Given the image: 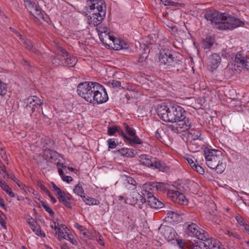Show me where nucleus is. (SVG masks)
<instances>
[{
	"instance_id": "obj_1",
	"label": "nucleus",
	"mask_w": 249,
	"mask_h": 249,
	"mask_svg": "<svg viewBox=\"0 0 249 249\" xmlns=\"http://www.w3.org/2000/svg\"><path fill=\"white\" fill-rule=\"evenodd\" d=\"M158 116L165 122L175 123L186 132L191 127V123L186 116L185 110L177 105L168 106L165 103L159 105L157 109Z\"/></svg>"
},
{
	"instance_id": "obj_2",
	"label": "nucleus",
	"mask_w": 249,
	"mask_h": 249,
	"mask_svg": "<svg viewBox=\"0 0 249 249\" xmlns=\"http://www.w3.org/2000/svg\"><path fill=\"white\" fill-rule=\"evenodd\" d=\"M204 17L207 20L210 21L216 28L221 30H232L244 24V22L238 18L214 10L207 11Z\"/></svg>"
},
{
	"instance_id": "obj_3",
	"label": "nucleus",
	"mask_w": 249,
	"mask_h": 249,
	"mask_svg": "<svg viewBox=\"0 0 249 249\" xmlns=\"http://www.w3.org/2000/svg\"><path fill=\"white\" fill-rule=\"evenodd\" d=\"M159 62L165 66L168 71H176L182 73L186 69L183 56L180 54H172L169 50L160 51L159 57Z\"/></svg>"
},
{
	"instance_id": "obj_4",
	"label": "nucleus",
	"mask_w": 249,
	"mask_h": 249,
	"mask_svg": "<svg viewBox=\"0 0 249 249\" xmlns=\"http://www.w3.org/2000/svg\"><path fill=\"white\" fill-rule=\"evenodd\" d=\"M88 5L90 9V13L93 15V22L98 26L104 19L106 14V5L104 0H89Z\"/></svg>"
},
{
	"instance_id": "obj_5",
	"label": "nucleus",
	"mask_w": 249,
	"mask_h": 249,
	"mask_svg": "<svg viewBox=\"0 0 249 249\" xmlns=\"http://www.w3.org/2000/svg\"><path fill=\"white\" fill-rule=\"evenodd\" d=\"M58 50L59 52L53 59V63L69 67H73L75 66L77 61L76 57L71 56L69 53L61 47H58Z\"/></svg>"
},
{
	"instance_id": "obj_6",
	"label": "nucleus",
	"mask_w": 249,
	"mask_h": 249,
	"mask_svg": "<svg viewBox=\"0 0 249 249\" xmlns=\"http://www.w3.org/2000/svg\"><path fill=\"white\" fill-rule=\"evenodd\" d=\"M97 83L93 82H84L80 83L77 86L78 94L87 102L91 103L94 90H93V87H96Z\"/></svg>"
},
{
	"instance_id": "obj_7",
	"label": "nucleus",
	"mask_w": 249,
	"mask_h": 249,
	"mask_svg": "<svg viewBox=\"0 0 249 249\" xmlns=\"http://www.w3.org/2000/svg\"><path fill=\"white\" fill-rule=\"evenodd\" d=\"M204 152L206 164L211 169H214L216 164L223 159L222 152L218 150L206 148Z\"/></svg>"
},
{
	"instance_id": "obj_8",
	"label": "nucleus",
	"mask_w": 249,
	"mask_h": 249,
	"mask_svg": "<svg viewBox=\"0 0 249 249\" xmlns=\"http://www.w3.org/2000/svg\"><path fill=\"white\" fill-rule=\"evenodd\" d=\"M93 87V90H94L91 103L100 104L106 103L108 100V97L105 88L99 83L96 84V87Z\"/></svg>"
},
{
	"instance_id": "obj_9",
	"label": "nucleus",
	"mask_w": 249,
	"mask_h": 249,
	"mask_svg": "<svg viewBox=\"0 0 249 249\" xmlns=\"http://www.w3.org/2000/svg\"><path fill=\"white\" fill-rule=\"evenodd\" d=\"M125 132L131 137H128L124 133V134H122V136L124 138L125 142H127L131 145L134 144H141L142 141L136 135L135 130L131 127L127 123H124L123 124Z\"/></svg>"
},
{
	"instance_id": "obj_10",
	"label": "nucleus",
	"mask_w": 249,
	"mask_h": 249,
	"mask_svg": "<svg viewBox=\"0 0 249 249\" xmlns=\"http://www.w3.org/2000/svg\"><path fill=\"white\" fill-rule=\"evenodd\" d=\"M185 232L188 236L195 237L199 240H203L206 236H208L207 232L194 223L187 225Z\"/></svg>"
},
{
	"instance_id": "obj_11",
	"label": "nucleus",
	"mask_w": 249,
	"mask_h": 249,
	"mask_svg": "<svg viewBox=\"0 0 249 249\" xmlns=\"http://www.w3.org/2000/svg\"><path fill=\"white\" fill-rule=\"evenodd\" d=\"M177 189L178 190L177 191H169V196L171 197L173 201L181 205H187L188 201L185 196L181 193V192L183 191V187L180 184L178 185Z\"/></svg>"
},
{
	"instance_id": "obj_12",
	"label": "nucleus",
	"mask_w": 249,
	"mask_h": 249,
	"mask_svg": "<svg viewBox=\"0 0 249 249\" xmlns=\"http://www.w3.org/2000/svg\"><path fill=\"white\" fill-rule=\"evenodd\" d=\"M24 2L27 10L35 18L38 19H44V16L41 12V9L37 6L35 2L31 0H27Z\"/></svg>"
},
{
	"instance_id": "obj_13",
	"label": "nucleus",
	"mask_w": 249,
	"mask_h": 249,
	"mask_svg": "<svg viewBox=\"0 0 249 249\" xmlns=\"http://www.w3.org/2000/svg\"><path fill=\"white\" fill-rule=\"evenodd\" d=\"M43 157L46 160H50L51 162L55 163L57 167L60 166L63 167V163H60V160L59 159L60 155L56 151L50 148H46L44 150Z\"/></svg>"
},
{
	"instance_id": "obj_14",
	"label": "nucleus",
	"mask_w": 249,
	"mask_h": 249,
	"mask_svg": "<svg viewBox=\"0 0 249 249\" xmlns=\"http://www.w3.org/2000/svg\"><path fill=\"white\" fill-rule=\"evenodd\" d=\"M43 105L42 101L36 96H31L28 98L27 109L31 108L32 112H34L36 109L37 111L39 112V109Z\"/></svg>"
},
{
	"instance_id": "obj_15",
	"label": "nucleus",
	"mask_w": 249,
	"mask_h": 249,
	"mask_svg": "<svg viewBox=\"0 0 249 249\" xmlns=\"http://www.w3.org/2000/svg\"><path fill=\"white\" fill-rule=\"evenodd\" d=\"M188 138L190 140L188 146L192 150L197 151L199 150V146H197L194 148V146L195 144V141L197 140H201L199 138L201 134L199 131L191 130L188 131Z\"/></svg>"
},
{
	"instance_id": "obj_16",
	"label": "nucleus",
	"mask_w": 249,
	"mask_h": 249,
	"mask_svg": "<svg viewBox=\"0 0 249 249\" xmlns=\"http://www.w3.org/2000/svg\"><path fill=\"white\" fill-rule=\"evenodd\" d=\"M208 236H206L205 239L203 240H199L194 241V243H192L194 249H210V238Z\"/></svg>"
},
{
	"instance_id": "obj_17",
	"label": "nucleus",
	"mask_w": 249,
	"mask_h": 249,
	"mask_svg": "<svg viewBox=\"0 0 249 249\" xmlns=\"http://www.w3.org/2000/svg\"><path fill=\"white\" fill-rule=\"evenodd\" d=\"M115 154H120L122 156L127 158H132L137 153L135 150L130 148H123L114 152Z\"/></svg>"
},
{
	"instance_id": "obj_18",
	"label": "nucleus",
	"mask_w": 249,
	"mask_h": 249,
	"mask_svg": "<svg viewBox=\"0 0 249 249\" xmlns=\"http://www.w3.org/2000/svg\"><path fill=\"white\" fill-rule=\"evenodd\" d=\"M147 199V202L151 208L159 209L162 208L164 206V204L162 202L159 201L154 196V195H151V196H148Z\"/></svg>"
},
{
	"instance_id": "obj_19",
	"label": "nucleus",
	"mask_w": 249,
	"mask_h": 249,
	"mask_svg": "<svg viewBox=\"0 0 249 249\" xmlns=\"http://www.w3.org/2000/svg\"><path fill=\"white\" fill-rule=\"evenodd\" d=\"M209 65L212 69H216L221 61L220 55L217 53H214L211 55L209 58Z\"/></svg>"
},
{
	"instance_id": "obj_20",
	"label": "nucleus",
	"mask_w": 249,
	"mask_h": 249,
	"mask_svg": "<svg viewBox=\"0 0 249 249\" xmlns=\"http://www.w3.org/2000/svg\"><path fill=\"white\" fill-rule=\"evenodd\" d=\"M97 32L99 36V38L103 44L107 45V41L109 37V34L107 32L105 29L97 28Z\"/></svg>"
},
{
	"instance_id": "obj_21",
	"label": "nucleus",
	"mask_w": 249,
	"mask_h": 249,
	"mask_svg": "<svg viewBox=\"0 0 249 249\" xmlns=\"http://www.w3.org/2000/svg\"><path fill=\"white\" fill-rule=\"evenodd\" d=\"M23 43L25 45V48L30 52L37 55H39L40 54V52L34 46L31 40L26 39L24 40Z\"/></svg>"
},
{
	"instance_id": "obj_22",
	"label": "nucleus",
	"mask_w": 249,
	"mask_h": 249,
	"mask_svg": "<svg viewBox=\"0 0 249 249\" xmlns=\"http://www.w3.org/2000/svg\"><path fill=\"white\" fill-rule=\"evenodd\" d=\"M116 133H117L119 136L124 134V132L121 127L116 125L110 126L107 127V134L109 136H113Z\"/></svg>"
},
{
	"instance_id": "obj_23",
	"label": "nucleus",
	"mask_w": 249,
	"mask_h": 249,
	"mask_svg": "<svg viewBox=\"0 0 249 249\" xmlns=\"http://www.w3.org/2000/svg\"><path fill=\"white\" fill-rule=\"evenodd\" d=\"M124 176L126 178V181L127 183V184L125 185V187L128 189L130 190L131 191L135 190L137 187V184L136 181L133 178L131 177H129L127 175H125Z\"/></svg>"
},
{
	"instance_id": "obj_24",
	"label": "nucleus",
	"mask_w": 249,
	"mask_h": 249,
	"mask_svg": "<svg viewBox=\"0 0 249 249\" xmlns=\"http://www.w3.org/2000/svg\"><path fill=\"white\" fill-rule=\"evenodd\" d=\"M154 193L153 190H152L150 185L145 183L142 185V194L144 197L147 198L148 196H151V195L153 196Z\"/></svg>"
},
{
	"instance_id": "obj_25",
	"label": "nucleus",
	"mask_w": 249,
	"mask_h": 249,
	"mask_svg": "<svg viewBox=\"0 0 249 249\" xmlns=\"http://www.w3.org/2000/svg\"><path fill=\"white\" fill-rule=\"evenodd\" d=\"M214 43V38L211 37H207L202 42V47L204 49L209 50L213 45Z\"/></svg>"
},
{
	"instance_id": "obj_26",
	"label": "nucleus",
	"mask_w": 249,
	"mask_h": 249,
	"mask_svg": "<svg viewBox=\"0 0 249 249\" xmlns=\"http://www.w3.org/2000/svg\"><path fill=\"white\" fill-rule=\"evenodd\" d=\"M0 186L10 197H14L15 196V195L12 192V189L4 181L0 182Z\"/></svg>"
},
{
	"instance_id": "obj_27",
	"label": "nucleus",
	"mask_w": 249,
	"mask_h": 249,
	"mask_svg": "<svg viewBox=\"0 0 249 249\" xmlns=\"http://www.w3.org/2000/svg\"><path fill=\"white\" fill-rule=\"evenodd\" d=\"M81 197L87 205H97L100 204V201L94 198L86 197L85 196H81Z\"/></svg>"
},
{
	"instance_id": "obj_28",
	"label": "nucleus",
	"mask_w": 249,
	"mask_h": 249,
	"mask_svg": "<svg viewBox=\"0 0 249 249\" xmlns=\"http://www.w3.org/2000/svg\"><path fill=\"white\" fill-rule=\"evenodd\" d=\"M154 168L157 169L160 171L164 172L168 169V166L164 162L161 160H157L156 159Z\"/></svg>"
},
{
	"instance_id": "obj_29",
	"label": "nucleus",
	"mask_w": 249,
	"mask_h": 249,
	"mask_svg": "<svg viewBox=\"0 0 249 249\" xmlns=\"http://www.w3.org/2000/svg\"><path fill=\"white\" fill-rule=\"evenodd\" d=\"M226 164L225 162H224L223 159L221 160L218 162L215 165V167L214 169L218 174L222 173L225 169Z\"/></svg>"
},
{
	"instance_id": "obj_30",
	"label": "nucleus",
	"mask_w": 249,
	"mask_h": 249,
	"mask_svg": "<svg viewBox=\"0 0 249 249\" xmlns=\"http://www.w3.org/2000/svg\"><path fill=\"white\" fill-rule=\"evenodd\" d=\"M146 48V49L145 48L144 49V52L141 54L138 60V62L141 64L142 65H144L145 64L146 60L147 59L148 56V52L149 51L148 50V48L147 47Z\"/></svg>"
},
{
	"instance_id": "obj_31",
	"label": "nucleus",
	"mask_w": 249,
	"mask_h": 249,
	"mask_svg": "<svg viewBox=\"0 0 249 249\" xmlns=\"http://www.w3.org/2000/svg\"><path fill=\"white\" fill-rule=\"evenodd\" d=\"M59 201L63 204L66 207L71 209V202H70L68 199L66 198V193L64 195L61 196L60 197H57Z\"/></svg>"
},
{
	"instance_id": "obj_32",
	"label": "nucleus",
	"mask_w": 249,
	"mask_h": 249,
	"mask_svg": "<svg viewBox=\"0 0 249 249\" xmlns=\"http://www.w3.org/2000/svg\"><path fill=\"white\" fill-rule=\"evenodd\" d=\"M210 241V249H224L223 248L220 246L219 242L216 239L211 238Z\"/></svg>"
},
{
	"instance_id": "obj_33",
	"label": "nucleus",
	"mask_w": 249,
	"mask_h": 249,
	"mask_svg": "<svg viewBox=\"0 0 249 249\" xmlns=\"http://www.w3.org/2000/svg\"><path fill=\"white\" fill-rule=\"evenodd\" d=\"M156 159V158L149 157V156H146V157L143 162L144 165L154 168Z\"/></svg>"
},
{
	"instance_id": "obj_34",
	"label": "nucleus",
	"mask_w": 249,
	"mask_h": 249,
	"mask_svg": "<svg viewBox=\"0 0 249 249\" xmlns=\"http://www.w3.org/2000/svg\"><path fill=\"white\" fill-rule=\"evenodd\" d=\"M167 218L171 219V222H176L178 221L180 215L178 213L170 211L167 213Z\"/></svg>"
},
{
	"instance_id": "obj_35",
	"label": "nucleus",
	"mask_w": 249,
	"mask_h": 249,
	"mask_svg": "<svg viewBox=\"0 0 249 249\" xmlns=\"http://www.w3.org/2000/svg\"><path fill=\"white\" fill-rule=\"evenodd\" d=\"M245 57H246L243 55L242 53L239 52L237 53L235 55V61L236 63L239 64V66H240V65L242 66ZM237 67H239V65H237Z\"/></svg>"
},
{
	"instance_id": "obj_36",
	"label": "nucleus",
	"mask_w": 249,
	"mask_h": 249,
	"mask_svg": "<svg viewBox=\"0 0 249 249\" xmlns=\"http://www.w3.org/2000/svg\"><path fill=\"white\" fill-rule=\"evenodd\" d=\"M235 219L238 223L244 228L245 230L247 228V226H249V225L247 223L245 220L241 215L239 214L236 215Z\"/></svg>"
},
{
	"instance_id": "obj_37",
	"label": "nucleus",
	"mask_w": 249,
	"mask_h": 249,
	"mask_svg": "<svg viewBox=\"0 0 249 249\" xmlns=\"http://www.w3.org/2000/svg\"><path fill=\"white\" fill-rule=\"evenodd\" d=\"M34 227H31L33 231L38 236H40L41 237H45V234L43 232H42L41 230V228L39 225H38L37 223L36 225H34Z\"/></svg>"
},
{
	"instance_id": "obj_38",
	"label": "nucleus",
	"mask_w": 249,
	"mask_h": 249,
	"mask_svg": "<svg viewBox=\"0 0 249 249\" xmlns=\"http://www.w3.org/2000/svg\"><path fill=\"white\" fill-rule=\"evenodd\" d=\"M73 192L81 197V196H83L82 194H84V191L82 185L80 183H79L75 186V188L73 189Z\"/></svg>"
},
{
	"instance_id": "obj_39",
	"label": "nucleus",
	"mask_w": 249,
	"mask_h": 249,
	"mask_svg": "<svg viewBox=\"0 0 249 249\" xmlns=\"http://www.w3.org/2000/svg\"><path fill=\"white\" fill-rule=\"evenodd\" d=\"M40 203L42 207L45 209V211L48 212L50 216H53L54 215V212L52 210V209L43 201H40Z\"/></svg>"
},
{
	"instance_id": "obj_40",
	"label": "nucleus",
	"mask_w": 249,
	"mask_h": 249,
	"mask_svg": "<svg viewBox=\"0 0 249 249\" xmlns=\"http://www.w3.org/2000/svg\"><path fill=\"white\" fill-rule=\"evenodd\" d=\"M108 85L113 88H118L122 87V82L118 80H110L108 82Z\"/></svg>"
},
{
	"instance_id": "obj_41",
	"label": "nucleus",
	"mask_w": 249,
	"mask_h": 249,
	"mask_svg": "<svg viewBox=\"0 0 249 249\" xmlns=\"http://www.w3.org/2000/svg\"><path fill=\"white\" fill-rule=\"evenodd\" d=\"M56 233L58 234L59 239L62 240L64 239L67 237V232L66 231L65 232H63L60 227H58L57 231H56Z\"/></svg>"
},
{
	"instance_id": "obj_42",
	"label": "nucleus",
	"mask_w": 249,
	"mask_h": 249,
	"mask_svg": "<svg viewBox=\"0 0 249 249\" xmlns=\"http://www.w3.org/2000/svg\"><path fill=\"white\" fill-rule=\"evenodd\" d=\"M158 185H157L156 187L157 190L164 192L167 190L168 184L167 183L164 182H158Z\"/></svg>"
},
{
	"instance_id": "obj_43",
	"label": "nucleus",
	"mask_w": 249,
	"mask_h": 249,
	"mask_svg": "<svg viewBox=\"0 0 249 249\" xmlns=\"http://www.w3.org/2000/svg\"><path fill=\"white\" fill-rule=\"evenodd\" d=\"M65 239L68 240L70 241V242L74 246H77L78 244L77 241L74 239L73 236L72 234H71L69 233H67V237L65 238Z\"/></svg>"
},
{
	"instance_id": "obj_44",
	"label": "nucleus",
	"mask_w": 249,
	"mask_h": 249,
	"mask_svg": "<svg viewBox=\"0 0 249 249\" xmlns=\"http://www.w3.org/2000/svg\"><path fill=\"white\" fill-rule=\"evenodd\" d=\"M4 174L5 175L3 176L4 178H10L15 182H17L18 181V179L16 178L14 174L12 172L9 173L6 171Z\"/></svg>"
},
{
	"instance_id": "obj_45",
	"label": "nucleus",
	"mask_w": 249,
	"mask_h": 249,
	"mask_svg": "<svg viewBox=\"0 0 249 249\" xmlns=\"http://www.w3.org/2000/svg\"><path fill=\"white\" fill-rule=\"evenodd\" d=\"M0 155L3 160L6 161V163L7 164H8L9 162L8 161V159L7 157L6 154V152L4 150L3 148L2 147L0 148Z\"/></svg>"
},
{
	"instance_id": "obj_46",
	"label": "nucleus",
	"mask_w": 249,
	"mask_h": 249,
	"mask_svg": "<svg viewBox=\"0 0 249 249\" xmlns=\"http://www.w3.org/2000/svg\"><path fill=\"white\" fill-rule=\"evenodd\" d=\"M121 42L119 40L118 41H115V44L113 43L114 47H113V48L114 50H120L124 49V47H123L122 45H121Z\"/></svg>"
},
{
	"instance_id": "obj_47",
	"label": "nucleus",
	"mask_w": 249,
	"mask_h": 249,
	"mask_svg": "<svg viewBox=\"0 0 249 249\" xmlns=\"http://www.w3.org/2000/svg\"><path fill=\"white\" fill-rule=\"evenodd\" d=\"M107 143L108 145L109 149H113L116 147L115 142L112 139H109L107 140Z\"/></svg>"
},
{
	"instance_id": "obj_48",
	"label": "nucleus",
	"mask_w": 249,
	"mask_h": 249,
	"mask_svg": "<svg viewBox=\"0 0 249 249\" xmlns=\"http://www.w3.org/2000/svg\"><path fill=\"white\" fill-rule=\"evenodd\" d=\"M193 169L195 170L197 173L200 174H203L204 173V169L199 165L196 164L194 167Z\"/></svg>"
},
{
	"instance_id": "obj_49",
	"label": "nucleus",
	"mask_w": 249,
	"mask_h": 249,
	"mask_svg": "<svg viewBox=\"0 0 249 249\" xmlns=\"http://www.w3.org/2000/svg\"><path fill=\"white\" fill-rule=\"evenodd\" d=\"M160 1L165 6L167 5H175L176 2L171 0H160Z\"/></svg>"
},
{
	"instance_id": "obj_50",
	"label": "nucleus",
	"mask_w": 249,
	"mask_h": 249,
	"mask_svg": "<svg viewBox=\"0 0 249 249\" xmlns=\"http://www.w3.org/2000/svg\"><path fill=\"white\" fill-rule=\"evenodd\" d=\"M242 67H244L247 70H249V57H246L245 58Z\"/></svg>"
},
{
	"instance_id": "obj_51",
	"label": "nucleus",
	"mask_w": 249,
	"mask_h": 249,
	"mask_svg": "<svg viewBox=\"0 0 249 249\" xmlns=\"http://www.w3.org/2000/svg\"><path fill=\"white\" fill-rule=\"evenodd\" d=\"M188 164L190 165L191 168H194L196 163L194 162L193 157H188L186 158Z\"/></svg>"
},
{
	"instance_id": "obj_52",
	"label": "nucleus",
	"mask_w": 249,
	"mask_h": 249,
	"mask_svg": "<svg viewBox=\"0 0 249 249\" xmlns=\"http://www.w3.org/2000/svg\"><path fill=\"white\" fill-rule=\"evenodd\" d=\"M124 97L121 99L123 100V102L124 104H129V101L130 100V97L128 94H125L124 95Z\"/></svg>"
},
{
	"instance_id": "obj_53",
	"label": "nucleus",
	"mask_w": 249,
	"mask_h": 249,
	"mask_svg": "<svg viewBox=\"0 0 249 249\" xmlns=\"http://www.w3.org/2000/svg\"><path fill=\"white\" fill-rule=\"evenodd\" d=\"M211 207L212 208H213V209L212 210V211H210V213L212 215H216V214L217 213V210L216 209H215V204L214 203H212L211 204Z\"/></svg>"
},
{
	"instance_id": "obj_54",
	"label": "nucleus",
	"mask_w": 249,
	"mask_h": 249,
	"mask_svg": "<svg viewBox=\"0 0 249 249\" xmlns=\"http://www.w3.org/2000/svg\"><path fill=\"white\" fill-rule=\"evenodd\" d=\"M28 223L29 224L30 227H34V225H36V221L33 218H29L27 220Z\"/></svg>"
},
{
	"instance_id": "obj_55",
	"label": "nucleus",
	"mask_w": 249,
	"mask_h": 249,
	"mask_svg": "<svg viewBox=\"0 0 249 249\" xmlns=\"http://www.w3.org/2000/svg\"><path fill=\"white\" fill-rule=\"evenodd\" d=\"M56 193V195L57 197H60L61 196L64 195L65 192L62 191L59 188H57L55 191H54Z\"/></svg>"
},
{
	"instance_id": "obj_56",
	"label": "nucleus",
	"mask_w": 249,
	"mask_h": 249,
	"mask_svg": "<svg viewBox=\"0 0 249 249\" xmlns=\"http://www.w3.org/2000/svg\"><path fill=\"white\" fill-rule=\"evenodd\" d=\"M6 169L5 165L2 163V162H0V173L5 174L6 172Z\"/></svg>"
},
{
	"instance_id": "obj_57",
	"label": "nucleus",
	"mask_w": 249,
	"mask_h": 249,
	"mask_svg": "<svg viewBox=\"0 0 249 249\" xmlns=\"http://www.w3.org/2000/svg\"><path fill=\"white\" fill-rule=\"evenodd\" d=\"M178 244L179 246V248L181 249L183 248H185L186 246H189V245L185 244L184 242L182 241V240H178Z\"/></svg>"
},
{
	"instance_id": "obj_58",
	"label": "nucleus",
	"mask_w": 249,
	"mask_h": 249,
	"mask_svg": "<svg viewBox=\"0 0 249 249\" xmlns=\"http://www.w3.org/2000/svg\"><path fill=\"white\" fill-rule=\"evenodd\" d=\"M62 179H63V181H66L68 183H70L71 181L72 180V178L71 177L67 176L65 175L64 176H63Z\"/></svg>"
},
{
	"instance_id": "obj_59",
	"label": "nucleus",
	"mask_w": 249,
	"mask_h": 249,
	"mask_svg": "<svg viewBox=\"0 0 249 249\" xmlns=\"http://www.w3.org/2000/svg\"><path fill=\"white\" fill-rule=\"evenodd\" d=\"M6 218V217L0 218V224L1 226V227L5 229H6V222L5 221V219Z\"/></svg>"
},
{
	"instance_id": "obj_60",
	"label": "nucleus",
	"mask_w": 249,
	"mask_h": 249,
	"mask_svg": "<svg viewBox=\"0 0 249 249\" xmlns=\"http://www.w3.org/2000/svg\"><path fill=\"white\" fill-rule=\"evenodd\" d=\"M227 234H228V235L229 236H233L235 238H236L237 239H239L240 238V236L239 235L236 233H233V232H230V231H227Z\"/></svg>"
},
{
	"instance_id": "obj_61",
	"label": "nucleus",
	"mask_w": 249,
	"mask_h": 249,
	"mask_svg": "<svg viewBox=\"0 0 249 249\" xmlns=\"http://www.w3.org/2000/svg\"><path fill=\"white\" fill-rule=\"evenodd\" d=\"M37 185L40 188V189L43 191L46 187L42 183V182L40 180L37 181Z\"/></svg>"
},
{
	"instance_id": "obj_62",
	"label": "nucleus",
	"mask_w": 249,
	"mask_h": 249,
	"mask_svg": "<svg viewBox=\"0 0 249 249\" xmlns=\"http://www.w3.org/2000/svg\"><path fill=\"white\" fill-rule=\"evenodd\" d=\"M109 37L108 39V40H109L110 41H112L113 43L115 44V41H118L119 40L117 38H116L114 36L110 35L109 34Z\"/></svg>"
},
{
	"instance_id": "obj_63",
	"label": "nucleus",
	"mask_w": 249,
	"mask_h": 249,
	"mask_svg": "<svg viewBox=\"0 0 249 249\" xmlns=\"http://www.w3.org/2000/svg\"><path fill=\"white\" fill-rule=\"evenodd\" d=\"M0 205L3 209L6 210V207L4 204V201L0 196Z\"/></svg>"
},
{
	"instance_id": "obj_64",
	"label": "nucleus",
	"mask_w": 249,
	"mask_h": 249,
	"mask_svg": "<svg viewBox=\"0 0 249 249\" xmlns=\"http://www.w3.org/2000/svg\"><path fill=\"white\" fill-rule=\"evenodd\" d=\"M155 137L159 140H161L162 139L161 136L160 135V133L159 132L158 130H157L155 133Z\"/></svg>"
}]
</instances>
